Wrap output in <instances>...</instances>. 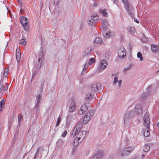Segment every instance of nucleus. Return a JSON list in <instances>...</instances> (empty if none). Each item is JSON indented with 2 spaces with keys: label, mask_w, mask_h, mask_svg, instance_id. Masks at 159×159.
<instances>
[{
  "label": "nucleus",
  "mask_w": 159,
  "mask_h": 159,
  "mask_svg": "<svg viewBox=\"0 0 159 159\" xmlns=\"http://www.w3.org/2000/svg\"><path fill=\"white\" fill-rule=\"evenodd\" d=\"M99 13L102 14L103 16L105 17H106L107 16V13L106 10L105 9L102 10L101 9H100L99 10Z\"/></svg>",
  "instance_id": "obj_16"
},
{
  "label": "nucleus",
  "mask_w": 159,
  "mask_h": 159,
  "mask_svg": "<svg viewBox=\"0 0 159 159\" xmlns=\"http://www.w3.org/2000/svg\"><path fill=\"white\" fill-rule=\"evenodd\" d=\"M67 133V132L66 130L64 131L62 134V136L63 137H65Z\"/></svg>",
  "instance_id": "obj_39"
},
{
  "label": "nucleus",
  "mask_w": 159,
  "mask_h": 159,
  "mask_svg": "<svg viewBox=\"0 0 159 159\" xmlns=\"http://www.w3.org/2000/svg\"><path fill=\"white\" fill-rule=\"evenodd\" d=\"M109 54V53L108 52H106V53H105V55H107V56H108Z\"/></svg>",
  "instance_id": "obj_45"
},
{
  "label": "nucleus",
  "mask_w": 159,
  "mask_h": 159,
  "mask_svg": "<svg viewBox=\"0 0 159 159\" xmlns=\"http://www.w3.org/2000/svg\"><path fill=\"white\" fill-rule=\"evenodd\" d=\"M150 148L149 145L147 144H145L143 147V150L144 152L148 151Z\"/></svg>",
  "instance_id": "obj_21"
},
{
  "label": "nucleus",
  "mask_w": 159,
  "mask_h": 159,
  "mask_svg": "<svg viewBox=\"0 0 159 159\" xmlns=\"http://www.w3.org/2000/svg\"><path fill=\"white\" fill-rule=\"evenodd\" d=\"M91 94L90 93H88L85 96V98L87 101H88L91 99Z\"/></svg>",
  "instance_id": "obj_25"
},
{
  "label": "nucleus",
  "mask_w": 159,
  "mask_h": 159,
  "mask_svg": "<svg viewBox=\"0 0 159 159\" xmlns=\"http://www.w3.org/2000/svg\"><path fill=\"white\" fill-rule=\"evenodd\" d=\"M82 141H81L80 139H79L77 136H76L73 143V145L74 146H76L80 142H81Z\"/></svg>",
  "instance_id": "obj_15"
},
{
  "label": "nucleus",
  "mask_w": 159,
  "mask_h": 159,
  "mask_svg": "<svg viewBox=\"0 0 159 159\" xmlns=\"http://www.w3.org/2000/svg\"><path fill=\"white\" fill-rule=\"evenodd\" d=\"M8 71V70L7 69H5L4 70L3 72V75L5 76H6L7 75V72Z\"/></svg>",
  "instance_id": "obj_37"
},
{
  "label": "nucleus",
  "mask_w": 159,
  "mask_h": 159,
  "mask_svg": "<svg viewBox=\"0 0 159 159\" xmlns=\"http://www.w3.org/2000/svg\"><path fill=\"white\" fill-rule=\"evenodd\" d=\"M99 66L101 69L103 70L105 69L107 66V63L106 60H102L100 63Z\"/></svg>",
  "instance_id": "obj_10"
},
{
  "label": "nucleus",
  "mask_w": 159,
  "mask_h": 159,
  "mask_svg": "<svg viewBox=\"0 0 159 159\" xmlns=\"http://www.w3.org/2000/svg\"><path fill=\"white\" fill-rule=\"evenodd\" d=\"M142 156L143 157H144V155L143 154H142Z\"/></svg>",
  "instance_id": "obj_51"
},
{
  "label": "nucleus",
  "mask_w": 159,
  "mask_h": 159,
  "mask_svg": "<svg viewBox=\"0 0 159 159\" xmlns=\"http://www.w3.org/2000/svg\"><path fill=\"white\" fill-rule=\"evenodd\" d=\"M40 61V58H39V59H38V61H39V62Z\"/></svg>",
  "instance_id": "obj_48"
},
{
  "label": "nucleus",
  "mask_w": 159,
  "mask_h": 159,
  "mask_svg": "<svg viewBox=\"0 0 159 159\" xmlns=\"http://www.w3.org/2000/svg\"><path fill=\"white\" fill-rule=\"evenodd\" d=\"M94 43L101 44L103 43V41L100 38L97 37L95 39Z\"/></svg>",
  "instance_id": "obj_17"
},
{
  "label": "nucleus",
  "mask_w": 159,
  "mask_h": 159,
  "mask_svg": "<svg viewBox=\"0 0 159 159\" xmlns=\"http://www.w3.org/2000/svg\"><path fill=\"white\" fill-rule=\"evenodd\" d=\"M134 21L135 22L137 23H139V21L136 19H135L134 20Z\"/></svg>",
  "instance_id": "obj_44"
},
{
  "label": "nucleus",
  "mask_w": 159,
  "mask_h": 159,
  "mask_svg": "<svg viewBox=\"0 0 159 159\" xmlns=\"http://www.w3.org/2000/svg\"><path fill=\"white\" fill-rule=\"evenodd\" d=\"M93 115L92 111H89L84 116L83 123L85 124L87 123L90 120Z\"/></svg>",
  "instance_id": "obj_5"
},
{
  "label": "nucleus",
  "mask_w": 159,
  "mask_h": 159,
  "mask_svg": "<svg viewBox=\"0 0 159 159\" xmlns=\"http://www.w3.org/2000/svg\"><path fill=\"white\" fill-rule=\"evenodd\" d=\"M151 48L153 52H157L158 51V47L154 44H152L151 45Z\"/></svg>",
  "instance_id": "obj_18"
},
{
  "label": "nucleus",
  "mask_w": 159,
  "mask_h": 159,
  "mask_svg": "<svg viewBox=\"0 0 159 159\" xmlns=\"http://www.w3.org/2000/svg\"><path fill=\"white\" fill-rule=\"evenodd\" d=\"M134 148L132 147H130L126 148L123 150L119 151L118 153L121 156L127 155L129 153L132 152Z\"/></svg>",
  "instance_id": "obj_2"
},
{
  "label": "nucleus",
  "mask_w": 159,
  "mask_h": 159,
  "mask_svg": "<svg viewBox=\"0 0 159 159\" xmlns=\"http://www.w3.org/2000/svg\"><path fill=\"white\" fill-rule=\"evenodd\" d=\"M22 118V115L21 114H20L18 115V119L19 122H20Z\"/></svg>",
  "instance_id": "obj_36"
},
{
  "label": "nucleus",
  "mask_w": 159,
  "mask_h": 159,
  "mask_svg": "<svg viewBox=\"0 0 159 159\" xmlns=\"http://www.w3.org/2000/svg\"><path fill=\"white\" fill-rule=\"evenodd\" d=\"M16 59L18 63H19L21 58V55H16Z\"/></svg>",
  "instance_id": "obj_35"
},
{
  "label": "nucleus",
  "mask_w": 159,
  "mask_h": 159,
  "mask_svg": "<svg viewBox=\"0 0 159 159\" xmlns=\"http://www.w3.org/2000/svg\"><path fill=\"white\" fill-rule=\"evenodd\" d=\"M137 57L138 58H140V61H142L143 60V58L142 56V54L140 52H138L137 53Z\"/></svg>",
  "instance_id": "obj_24"
},
{
  "label": "nucleus",
  "mask_w": 159,
  "mask_h": 159,
  "mask_svg": "<svg viewBox=\"0 0 159 159\" xmlns=\"http://www.w3.org/2000/svg\"><path fill=\"white\" fill-rule=\"evenodd\" d=\"M95 23V22H94V21H93V20H92V19L91 18L88 21V23L89 25H92Z\"/></svg>",
  "instance_id": "obj_29"
},
{
  "label": "nucleus",
  "mask_w": 159,
  "mask_h": 159,
  "mask_svg": "<svg viewBox=\"0 0 159 159\" xmlns=\"http://www.w3.org/2000/svg\"><path fill=\"white\" fill-rule=\"evenodd\" d=\"M102 34L103 35L107 38L110 37V32L108 30H103Z\"/></svg>",
  "instance_id": "obj_14"
},
{
  "label": "nucleus",
  "mask_w": 159,
  "mask_h": 159,
  "mask_svg": "<svg viewBox=\"0 0 159 159\" xmlns=\"http://www.w3.org/2000/svg\"><path fill=\"white\" fill-rule=\"evenodd\" d=\"M40 95H39V96H38V97H37V98H38V99H39V98H40Z\"/></svg>",
  "instance_id": "obj_50"
},
{
  "label": "nucleus",
  "mask_w": 159,
  "mask_h": 159,
  "mask_svg": "<svg viewBox=\"0 0 159 159\" xmlns=\"http://www.w3.org/2000/svg\"><path fill=\"white\" fill-rule=\"evenodd\" d=\"M157 126L159 127V121L158 122V123L157 124Z\"/></svg>",
  "instance_id": "obj_46"
},
{
  "label": "nucleus",
  "mask_w": 159,
  "mask_h": 159,
  "mask_svg": "<svg viewBox=\"0 0 159 159\" xmlns=\"http://www.w3.org/2000/svg\"><path fill=\"white\" fill-rule=\"evenodd\" d=\"M95 60L93 58H91L89 61V64L90 65L92 64L94 62Z\"/></svg>",
  "instance_id": "obj_32"
},
{
  "label": "nucleus",
  "mask_w": 159,
  "mask_h": 159,
  "mask_svg": "<svg viewBox=\"0 0 159 159\" xmlns=\"http://www.w3.org/2000/svg\"><path fill=\"white\" fill-rule=\"evenodd\" d=\"M102 24L103 27L106 26L107 24V20L106 19L103 20L102 22Z\"/></svg>",
  "instance_id": "obj_26"
},
{
  "label": "nucleus",
  "mask_w": 159,
  "mask_h": 159,
  "mask_svg": "<svg viewBox=\"0 0 159 159\" xmlns=\"http://www.w3.org/2000/svg\"><path fill=\"white\" fill-rule=\"evenodd\" d=\"M125 8L130 16H133L132 14L133 6L132 5L129 4L128 5L125 6Z\"/></svg>",
  "instance_id": "obj_9"
},
{
  "label": "nucleus",
  "mask_w": 159,
  "mask_h": 159,
  "mask_svg": "<svg viewBox=\"0 0 159 159\" xmlns=\"http://www.w3.org/2000/svg\"><path fill=\"white\" fill-rule=\"evenodd\" d=\"M95 155L97 156L98 159H99L104 156V154L102 151H98Z\"/></svg>",
  "instance_id": "obj_13"
},
{
  "label": "nucleus",
  "mask_w": 159,
  "mask_h": 159,
  "mask_svg": "<svg viewBox=\"0 0 159 159\" xmlns=\"http://www.w3.org/2000/svg\"><path fill=\"white\" fill-rule=\"evenodd\" d=\"M118 83H119V86H120L121 84V80H119L118 81Z\"/></svg>",
  "instance_id": "obj_43"
},
{
  "label": "nucleus",
  "mask_w": 159,
  "mask_h": 159,
  "mask_svg": "<svg viewBox=\"0 0 159 159\" xmlns=\"http://www.w3.org/2000/svg\"><path fill=\"white\" fill-rule=\"evenodd\" d=\"M88 108L86 105V103L84 104L81 107L80 110L78 112L79 114L81 115L87 111Z\"/></svg>",
  "instance_id": "obj_8"
},
{
  "label": "nucleus",
  "mask_w": 159,
  "mask_h": 159,
  "mask_svg": "<svg viewBox=\"0 0 159 159\" xmlns=\"http://www.w3.org/2000/svg\"><path fill=\"white\" fill-rule=\"evenodd\" d=\"M100 85V84L98 83L97 84H92L89 86V88L90 90L92 91H95L98 89V86H99Z\"/></svg>",
  "instance_id": "obj_12"
},
{
  "label": "nucleus",
  "mask_w": 159,
  "mask_h": 159,
  "mask_svg": "<svg viewBox=\"0 0 159 159\" xmlns=\"http://www.w3.org/2000/svg\"><path fill=\"white\" fill-rule=\"evenodd\" d=\"M118 82V79L117 76H115L114 79L113 83L114 84Z\"/></svg>",
  "instance_id": "obj_38"
},
{
  "label": "nucleus",
  "mask_w": 159,
  "mask_h": 159,
  "mask_svg": "<svg viewBox=\"0 0 159 159\" xmlns=\"http://www.w3.org/2000/svg\"><path fill=\"white\" fill-rule=\"evenodd\" d=\"M86 63L85 64V66H84V67L83 69L82 70V71L81 74L82 75H84V74H85V73L86 72V68H85V66H86Z\"/></svg>",
  "instance_id": "obj_31"
},
{
  "label": "nucleus",
  "mask_w": 159,
  "mask_h": 159,
  "mask_svg": "<svg viewBox=\"0 0 159 159\" xmlns=\"http://www.w3.org/2000/svg\"><path fill=\"white\" fill-rule=\"evenodd\" d=\"M128 70V69H125L124 70V71L125 72L126 70Z\"/></svg>",
  "instance_id": "obj_49"
},
{
  "label": "nucleus",
  "mask_w": 159,
  "mask_h": 159,
  "mask_svg": "<svg viewBox=\"0 0 159 159\" xmlns=\"http://www.w3.org/2000/svg\"><path fill=\"white\" fill-rule=\"evenodd\" d=\"M5 102V99H3L0 102V103L4 105Z\"/></svg>",
  "instance_id": "obj_40"
},
{
  "label": "nucleus",
  "mask_w": 159,
  "mask_h": 159,
  "mask_svg": "<svg viewBox=\"0 0 159 159\" xmlns=\"http://www.w3.org/2000/svg\"><path fill=\"white\" fill-rule=\"evenodd\" d=\"M143 120L144 125L149 129V125L150 124V121L148 113H146L145 114L143 117Z\"/></svg>",
  "instance_id": "obj_6"
},
{
  "label": "nucleus",
  "mask_w": 159,
  "mask_h": 159,
  "mask_svg": "<svg viewBox=\"0 0 159 159\" xmlns=\"http://www.w3.org/2000/svg\"><path fill=\"white\" fill-rule=\"evenodd\" d=\"M16 55H21L20 50L19 48H17L16 50Z\"/></svg>",
  "instance_id": "obj_30"
},
{
  "label": "nucleus",
  "mask_w": 159,
  "mask_h": 159,
  "mask_svg": "<svg viewBox=\"0 0 159 159\" xmlns=\"http://www.w3.org/2000/svg\"><path fill=\"white\" fill-rule=\"evenodd\" d=\"M147 129L145 130L144 133V136L145 137H148L150 135V132L149 131V129L146 127Z\"/></svg>",
  "instance_id": "obj_19"
},
{
  "label": "nucleus",
  "mask_w": 159,
  "mask_h": 159,
  "mask_svg": "<svg viewBox=\"0 0 159 159\" xmlns=\"http://www.w3.org/2000/svg\"><path fill=\"white\" fill-rule=\"evenodd\" d=\"M122 1L124 4H125V6L128 5V4H129L128 0H122Z\"/></svg>",
  "instance_id": "obj_34"
},
{
  "label": "nucleus",
  "mask_w": 159,
  "mask_h": 159,
  "mask_svg": "<svg viewBox=\"0 0 159 159\" xmlns=\"http://www.w3.org/2000/svg\"><path fill=\"white\" fill-rule=\"evenodd\" d=\"M76 109L75 103L73 100L71 101L70 103V107L69 111L70 112H72L74 111Z\"/></svg>",
  "instance_id": "obj_11"
},
{
  "label": "nucleus",
  "mask_w": 159,
  "mask_h": 159,
  "mask_svg": "<svg viewBox=\"0 0 159 159\" xmlns=\"http://www.w3.org/2000/svg\"><path fill=\"white\" fill-rule=\"evenodd\" d=\"M19 43L22 46H25L26 44V42L25 39H22L20 41Z\"/></svg>",
  "instance_id": "obj_23"
},
{
  "label": "nucleus",
  "mask_w": 159,
  "mask_h": 159,
  "mask_svg": "<svg viewBox=\"0 0 159 159\" xmlns=\"http://www.w3.org/2000/svg\"><path fill=\"white\" fill-rule=\"evenodd\" d=\"M91 159H98L97 157V156L94 155L91 158Z\"/></svg>",
  "instance_id": "obj_42"
},
{
  "label": "nucleus",
  "mask_w": 159,
  "mask_h": 159,
  "mask_svg": "<svg viewBox=\"0 0 159 159\" xmlns=\"http://www.w3.org/2000/svg\"><path fill=\"white\" fill-rule=\"evenodd\" d=\"M20 12H23V9L20 10Z\"/></svg>",
  "instance_id": "obj_47"
},
{
  "label": "nucleus",
  "mask_w": 159,
  "mask_h": 159,
  "mask_svg": "<svg viewBox=\"0 0 159 159\" xmlns=\"http://www.w3.org/2000/svg\"><path fill=\"white\" fill-rule=\"evenodd\" d=\"M128 31L129 33L131 34H133L134 33L135 31V28L133 27H130L128 29Z\"/></svg>",
  "instance_id": "obj_22"
},
{
  "label": "nucleus",
  "mask_w": 159,
  "mask_h": 159,
  "mask_svg": "<svg viewBox=\"0 0 159 159\" xmlns=\"http://www.w3.org/2000/svg\"><path fill=\"white\" fill-rule=\"evenodd\" d=\"M91 18L93 20V21H94L95 23L96 22L98 18V16L96 14H93L91 16Z\"/></svg>",
  "instance_id": "obj_20"
},
{
  "label": "nucleus",
  "mask_w": 159,
  "mask_h": 159,
  "mask_svg": "<svg viewBox=\"0 0 159 159\" xmlns=\"http://www.w3.org/2000/svg\"><path fill=\"white\" fill-rule=\"evenodd\" d=\"M20 22L23 26L24 29L25 30H27L28 29L27 24L28 21L27 19L24 16H21L20 19Z\"/></svg>",
  "instance_id": "obj_4"
},
{
  "label": "nucleus",
  "mask_w": 159,
  "mask_h": 159,
  "mask_svg": "<svg viewBox=\"0 0 159 159\" xmlns=\"http://www.w3.org/2000/svg\"><path fill=\"white\" fill-rule=\"evenodd\" d=\"M61 116H58V119H57V122L56 125V126H57V127L59 125L61 122Z\"/></svg>",
  "instance_id": "obj_27"
},
{
  "label": "nucleus",
  "mask_w": 159,
  "mask_h": 159,
  "mask_svg": "<svg viewBox=\"0 0 159 159\" xmlns=\"http://www.w3.org/2000/svg\"><path fill=\"white\" fill-rule=\"evenodd\" d=\"M76 134V135L78 138L80 139L81 141H83L86 134V132L85 131H81L77 132Z\"/></svg>",
  "instance_id": "obj_7"
},
{
  "label": "nucleus",
  "mask_w": 159,
  "mask_h": 159,
  "mask_svg": "<svg viewBox=\"0 0 159 159\" xmlns=\"http://www.w3.org/2000/svg\"><path fill=\"white\" fill-rule=\"evenodd\" d=\"M82 127L81 123H78L75 126L73 130L72 131L70 135L71 138H73L76 136L77 132L80 131Z\"/></svg>",
  "instance_id": "obj_1"
},
{
  "label": "nucleus",
  "mask_w": 159,
  "mask_h": 159,
  "mask_svg": "<svg viewBox=\"0 0 159 159\" xmlns=\"http://www.w3.org/2000/svg\"><path fill=\"white\" fill-rule=\"evenodd\" d=\"M4 86L2 82H0V93H1L2 90H3Z\"/></svg>",
  "instance_id": "obj_28"
},
{
  "label": "nucleus",
  "mask_w": 159,
  "mask_h": 159,
  "mask_svg": "<svg viewBox=\"0 0 159 159\" xmlns=\"http://www.w3.org/2000/svg\"><path fill=\"white\" fill-rule=\"evenodd\" d=\"M4 105H2L0 103V111H2V107L4 106Z\"/></svg>",
  "instance_id": "obj_41"
},
{
  "label": "nucleus",
  "mask_w": 159,
  "mask_h": 159,
  "mask_svg": "<svg viewBox=\"0 0 159 159\" xmlns=\"http://www.w3.org/2000/svg\"><path fill=\"white\" fill-rule=\"evenodd\" d=\"M117 53L119 57L123 58L126 55V51L123 47L120 46L118 49Z\"/></svg>",
  "instance_id": "obj_3"
},
{
  "label": "nucleus",
  "mask_w": 159,
  "mask_h": 159,
  "mask_svg": "<svg viewBox=\"0 0 159 159\" xmlns=\"http://www.w3.org/2000/svg\"><path fill=\"white\" fill-rule=\"evenodd\" d=\"M8 84H7L6 83H5V84L3 85V90L5 91L7 90L8 88Z\"/></svg>",
  "instance_id": "obj_33"
}]
</instances>
